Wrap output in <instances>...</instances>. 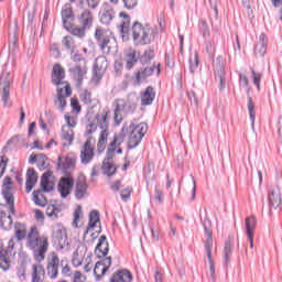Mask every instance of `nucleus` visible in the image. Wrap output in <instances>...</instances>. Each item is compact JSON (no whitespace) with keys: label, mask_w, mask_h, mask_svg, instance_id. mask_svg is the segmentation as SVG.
<instances>
[{"label":"nucleus","mask_w":282,"mask_h":282,"mask_svg":"<svg viewBox=\"0 0 282 282\" xmlns=\"http://www.w3.org/2000/svg\"><path fill=\"white\" fill-rule=\"evenodd\" d=\"M26 248L32 250L36 263L45 261V254L50 248V241L46 236H41L36 227H31L26 238Z\"/></svg>","instance_id":"obj_1"},{"label":"nucleus","mask_w":282,"mask_h":282,"mask_svg":"<svg viewBox=\"0 0 282 282\" xmlns=\"http://www.w3.org/2000/svg\"><path fill=\"white\" fill-rule=\"evenodd\" d=\"M158 36V28L150 24H142L139 21L133 22L132 39L137 45H151Z\"/></svg>","instance_id":"obj_2"},{"label":"nucleus","mask_w":282,"mask_h":282,"mask_svg":"<svg viewBox=\"0 0 282 282\" xmlns=\"http://www.w3.org/2000/svg\"><path fill=\"white\" fill-rule=\"evenodd\" d=\"M52 175V171H46L41 177L40 186L42 189H36L33 192L34 204L36 206H41L42 208L47 206V198H45V195H43V193H52V191H54V182L50 180Z\"/></svg>","instance_id":"obj_3"},{"label":"nucleus","mask_w":282,"mask_h":282,"mask_svg":"<svg viewBox=\"0 0 282 282\" xmlns=\"http://www.w3.org/2000/svg\"><path fill=\"white\" fill-rule=\"evenodd\" d=\"M95 39L104 54H111V51L116 47V37L109 30L97 29Z\"/></svg>","instance_id":"obj_4"},{"label":"nucleus","mask_w":282,"mask_h":282,"mask_svg":"<svg viewBox=\"0 0 282 282\" xmlns=\"http://www.w3.org/2000/svg\"><path fill=\"white\" fill-rule=\"evenodd\" d=\"M12 73L3 70L0 76V97L4 107H12V101H10V85L13 80Z\"/></svg>","instance_id":"obj_5"},{"label":"nucleus","mask_w":282,"mask_h":282,"mask_svg":"<svg viewBox=\"0 0 282 282\" xmlns=\"http://www.w3.org/2000/svg\"><path fill=\"white\" fill-rule=\"evenodd\" d=\"M132 130L130 132V137L128 140V149H135L142 142V139L147 134V131H149V126L147 123L141 122L137 126L131 124Z\"/></svg>","instance_id":"obj_6"},{"label":"nucleus","mask_w":282,"mask_h":282,"mask_svg":"<svg viewBox=\"0 0 282 282\" xmlns=\"http://www.w3.org/2000/svg\"><path fill=\"white\" fill-rule=\"evenodd\" d=\"M53 241L56 249L61 252H67L69 250V239L67 238V231L63 227L57 226L53 230Z\"/></svg>","instance_id":"obj_7"},{"label":"nucleus","mask_w":282,"mask_h":282,"mask_svg":"<svg viewBox=\"0 0 282 282\" xmlns=\"http://www.w3.org/2000/svg\"><path fill=\"white\" fill-rule=\"evenodd\" d=\"M63 80H65V69L63 68V66H61V64H55L53 66L52 73L53 84H55L56 86L64 85L66 96H72V87L69 86V84H67V82Z\"/></svg>","instance_id":"obj_8"},{"label":"nucleus","mask_w":282,"mask_h":282,"mask_svg":"<svg viewBox=\"0 0 282 282\" xmlns=\"http://www.w3.org/2000/svg\"><path fill=\"white\" fill-rule=\"evenodd\" d=\"M2 195L9 206L10 213L17 215V209L14 208V194H12V180L8 176L3 182Z\"/></svg>","instance_id":"obj_9"},{"label":"nucleus","mask_w":282,"mask_h":282,"mask_svg":"<svg viewBox=\"0 0 282 282\" xmlns=\"http://www.w3.org/2000/svg\"><path fill=\"white\" fill-rule=\"evenodd\" d=\"M99 225V230H97L96 232H91V230H94V228H96ZM90 234V237L93 239H96V237H98L99 232H102V229L100 228V214L98 213V210H91L89 213V223L87 228L84 231V239H87V236Z\"/></svg>","instance_id":"obj_10"},{"label":"nucleus","mask_w":282,"mask_h":282,"mask_svg":"<svg viewBox=\"0 0 282 282\" xmlns=\"http://www.w3.org/2000/svg\"><path fill=\"white\" fill-rule=\"evenodd\" d=\"M214 72L216 80H219L218 89L224 91L226 89V69L224 67V57L218 56L214 64Z\"/></svg>","instance_id":"obj_11"},{"label":"nucleus","mask_w":282,"mask_h":282,"mask_svg":"<svg viewBox=\"0 0 282 282\" xmlns=\"http://www.w3.org/2000/svg\"><path fill=\"white\" fill-rule=\"evenodd\" d=\"M58 265H61L58 254H56V252H51L47 258L46 274L52 281L58 279Z\"/></svg>","instance_id":"obj_12"},{"label":"nucleus","mask_w":282,"mask_h":282,"mask_svg":"<svg viewBox=\"0 0 282 282\" xmlns=\"http://www.w3.org/2000/svg\"><path fill=\"white\" fill-rule=\"evenodd\" d=\"M108 62L107 57L99 56L95 61L94 65V75H93V83H100L102 80V76H105V72H107Z\"/></svg>","instance_id":"obj_13"},{"label":"nucleus","mask_w":282,"mask_h":282,"mask_svg":"<svg viewBox=\"0 0 282 282\" xmlns=\"http://www.w3.org/2000/svg\"><path fill=\"white\" fill-rule=\"evenodd\" d=\"M69 73L74 80L77 83V87H80L85 80V76H87V62H83V64H76L69 68Z\"/></svg>","instance_id":"obj_14"},{"label":"nucleus","mask_w":282,"mask_h":282,"mask_svg":"<svg viewBox=\"0 0 282 282\" xmlns=\"http://www.w3.org/2000/svg\"><path fill=\"white\" fill-rule=\"evenodd\" d=\"M100 23L102 25H111L113 19H116V10L109 3H105L99 12Z\"/></svg>","instance_id":"obj_15"},{"label":"nucleus","mask_w":282,"mask_h":282,"mask_svg":"<svg viewBox=\"0 0 282 282\" xmlns=\"http://www.w3.org/2000/svg\"><path fill=\"white\" fill-rule=\"evenodd\" d=\"M111 268V257H106L102 260L96 262L94 268L95 280L100 281L104 274H107V271Z\"/></svg>","instance_id":"obj_16"},{"label":"nucleus","mask_w":282,"mask_h":282,"mask_svg":"<svg viewBox=\"0 0 282 282\" xmlns=\"http://www.w3.org/2000/svg\"><path fill=\"white\" fill-rule=\"evenodd\" d=\"M77 21L86 30H91L94 26V13L89 9H83L77 14Z\"/></svg>","instance_id":"obj_17"},{"label":"nucleus","mask_w":282,"mask_h":282,"mask_svg":"<svg viewBox=\"0 0 282 282\" xmlns=\"http://www.w3.org/2000/svg\"><path fill=\"white\" fill-rule=\"evenodd\" d=\"M268 202H269V213H272V210H276L278 208H281L282 197H281V189L279 187H274L269 192Z\"/></svg>","instance_id":"obj_18"},{"label":"nucleus","mask_w":282,"mask_h":282,"mask_svg":"<svg viewBox=\"0 0 282 282\" xmlns=\"http://www.w3.org/2000/svg\"><path fill=\"white\" fill-rule=\"evenodd\" d=\"M245 228L247 230V239L250 243V248H254V230L257 229V218L249 216L245 219Z\"/></svg>","instance_id":"obj_19"},{"label":"nucleus","mask_w":282,"mask_h":282,"mask_svg":"<svg viewBox=\"0 0 282 282\" xmlns=\"http://www.w3.org/2000/svg\"><path fill=\"white\" fill-rule=\"evenodd\" d=\"M156 69V74L160 75L161 68L160 64H154L152 66L141 68L137 72L135 78L137 83H142V80H147V78L153 76V73Z\"/></svg>","instance_id":"obj_20"},{"label":"nucleus","mask_w":282,"mask_h":282,"mask_svg":"<svg viewBox=\"0 0 282 282\" xmlns=\"http://www.w3.org/2000/svg\"><path fill=\"white\" fill-rule=\"evenodd\" d=\"M72 188H74V181L70 177H62L57 184L58 193L61 197L65 199L72 193Z\"/></svg>","instance_id":"obj_21"},{"label":"nucleus","mask_w":282,"mask_h":282,"mask_svg":"<svg viewBox=\"0 0 282 282\" xmlns=\"http://www.w3.org/2000/svg\"><path fill=\"white\" fill-rule=\"evenodd\" d=\"M127 131H129V128L123 126L121 132L113 137V140L108 145V153H116V149H118V147L124 142V138H127Z\"/></svg>","instance_id":"obj_22"},{"label":"nucleus","mask_w":282,"mask_h":282,"mask_svg":"<svg viewBox=\"0 0 282 282\" xmlns=\"http://www.w3.org/2000/svg\"><path fill=\"white\" fill-rule=\"evenodd\" d=\"M75 166H76L75 159L58 156L57 169H61L63 173H72Z\"/></svg>","instance_id":"obj_23"},{"label":"nucleus","mask_w":282,"mask_h":282,"mask_svg":"<svg viewBox=\"0 0 282 282\" xmlns=\"http://www.w3.org/2000/svg\"><path fill=\"white\" fill-rule=\"evenodd\" d=\"M32 282H43L45 279V268L41 262L33 263L31 267Z\"/></svg>","instance_id":"obj_24"},{"label":"nucleus","mask_w":282,"mask_h":282,"mask_svg":"<svg viewBox=\"0 0 282 282\" xmlns=\"http://www.w3.org/2000/svg\"><path fill=\"white\" fill-rule=\"evenodd\" d=\"M95 254H97L99 259H102V257L109 254V242L107 241V236H101L99 238V241L95 248Z\"/></svg>","instance_id":"obj_25"},{"label":"nucleus","mask_w":282,"mask_h":282,"mask_svg":"<svg viewBox=\"0 0 282 282\" xmlns=\"http://www.w3.org/2000/svg\"><path fill=\"white\" fill-rule=\"evenodd\" d=\"M62 21L65 30H69L74 23V11L70 7H64L61 11Z\"/></svg>","instance_id":"obj_26"},{"label":"nucleus","mask_w":282,"mask_h":282,"mask_svg":"<svg viewBox=\"0 0 282 282\" xmlns=\"http://www.w3.org/2000/svg\"><path fill=\"white\" fill-rule=\"evenodd\" d=\"M95 122H97V127L101 131L109 130V111L104 110L102 112H98L95 117Z\"/></svg>","instance_id":"obj_27"},{"label":"nucleus","mask_w":282,"mask_h":282,"mask_svg":"<svg viewBox=\"0 0 282 282\" xmlns=\"http://www.w3.org/2000/svg\"><path fill=\"white\" fill-rule=\"evenodd\" d=\"M36 182H39V175L36 174V170H34V167H30L26 172L25 192L32 193V188L36 186Z\"/></svg>","instance_id":"obj_28"},{"label":"nucleus","mask_w":282,"mask_h":282,"mask_svg":"<svg viewBox=\"0 0 282 282\" xmlns=\"http://www.w3.org/2000/svg\"><path fill=\"white\" fill-rule=\"evenodd\" d=\"M82 164H89L94 160V149L91 148V142L87 140L80 153Z\"/></svg>","instance_id":"obj_29"},{"label":"nucleus","mask_w":282,"mask_h":282,"mask_svg":"<svg viewBox=\"0 0 282 282\" xmlns=\"http://www.w3.org/2000/svg\"><path fill=\"white\" fill-rule=\"evenodd\" d=\"M131 281H133V275H131V272H129V270L127 269L117 271L110 278V282H131Z\"/></svg>","instance_id":"obj_30"},{"label":"nucleus","mask_w":282,"mask_h":282,"mask_svg":"<svg viewBox=\"0 0 282 282\" xmlns=\"http://www.w3.org/2000/svg\"><path fill=\"white\" fill-rule=\"evenodd\" d=\"M87 195V180L85 176H79L76 182L75 197L83 199Z\"/></svg>","instance_id":"obj_31"},{"label":"nucleus","mask_w":282,"mask_h":282,"mask_svg":"<svg viewBox=\"0 0 282 282\" xmlns=\"http://www.w3.org/2000/svg\"><path fill=\"white\" fill-rule=\"evenodd\" d=\"M267 52H268V37L265 36V33H261L259 36V43L256 44L254 53H256V56L263 57L265 56Z\"/></svg>","instance_id":"obj_32"},{"label":"nucleus","mask_w":282,"mask_h":282,"mask_svg":"<svg viewBox=\"0 0 282 282\" xmlns=\"http://www.w3.org/2000/svg\"><path fill=\"white\" fill-rule=\"evenodd\" d=\"M153 100H155V90L153 87L149 86L141 95V105H143V107L153 105Z\"/></svg>","instance_id":"obj_33"},{"label":"nucleus","mask_w":282,"mask_h":282,"mask_svg":"<svg viewBox=\"0 0 282 282\" xmlns=\"http://www.w3.org/2000/svg\"><path fill=\"white\" fill-rule=\"evenodd\" d=\"M140 58V54L135 51H130L124 55V61H126V68L128 70L133 69L135 65L138 64V61Z\"/></svg>","instance_id":"obj_34"},{"label":"nucleus","mask_w":282,"mask_h":282,"mask_svg":"<svg viewBox=\"0 0 282 282\" xmlns=\"http://www.w3.org/2000/svg\"><path fill=\"white\" fill-rule=\"evenodd\" d=\"M14 237L17 241H23V239H28V228L25 227V224H14Z\"/></svg>","instance_id":"obj_35"},{"label":"nucleus","mask_w":282,"mask_h":282,"mask_svg":"<svg viewBox=\"0 0 282 282\" xmlns=\"http://www.w3.org/2000/svg\"><path fill=\"white\" fill-rule=\"evenodd\" d=\"M62 140L64 141V147H69L74 142V130L69 126L62 127Z\"/></svg>","instance_id":"obj_36"},{"label":"nucleus","mask_w":282,"mask_h":282,"mask_svg":"<svg viewBox=\"0 0 282 282\" xmlns=\"http://www.w3.org/2000/svg\"><path fill=\"white\" fill-rule=\"evenodd\" d=\"M12 216L7 213L0 214V226L3 230H12Z\"/></svg>","instance_id":"obj_37"},{"label":"nucleus","mask_w":282,"mask_h":282,"mask_svg":"<svg viewBox=\"0 0 282 282\" xmlns=\"http://www.w3.org/2000/svg\"><path fill=\"white\" fill-rule=\"evenodd\" d=\"M108 138H109V130H101V132L99 134L98 143H97V149H98L99 153H102V151H105V149H107Z\"/></svg>","instance_id":"obj_38"},{"label":"nucleus","mask_w":282,"mask_h":282,"mask_svg":"<svg viewBox=\"0 0 282 282\" xmlns=\"http://www.w3.org/2000/svg\"><path fill=\"white\" fill-rule=\"evenodd\" d=\"M64 91L65 89L57 87V102H59V110L65 111V107H67V100L65 98H69V96H67V93H65L64 96Z\"/></svg>","instance_id":"obj_39"},{"label":"nucleus","mask_w":282,"mask_h":282,"mask_svg":"<svg viewBox=\"0 0 282 282\" xmlns=\"http://www.w3.org/2000/svg\"><path fill=\"white\" fill-rule=\"evenodd\" d=\"M223 254H224V263L228 265L232 257V243L230 242V240H226Z\"/></svg>","instance_id":"obj_40"},{"label":"nucleus","mask_w":282,"mask_h":282,"mask_svg":"<svg viewBox=\"0 0 282 282\" xmlns=\"http://www.w3.org/2000/svg\"><path fill=\"white\" fill-rule=\"evenodd\" d=\"M206 235H207V239L205 242V252L207 254V259H213V235H210V232H208V229H206Z\"/></svg>","instance_id":"obj_41"},{"label":"nucleus","mask_w":282,"mask_h":282,"mask_svg":"<svg viewBox=\"0 0 282 282\" xmlns=\"http://www.w3.org/2000/svg\"><path fill=\"white\" fill-rule=\"evenodd\" d=\"M188 63L191 74H195L199 67V57L197 56V53L189 56Z\"/></svg>","instance_id":"obj_42"},{"label":"nucleus","mask_w":282,"mask_h":282,"mask_svg":"<svg viewBox=\"0 0 282 282\" xmlns=\"http://www.w3.org/2000/svg\"><path fill=\"white\" fill-rule=\"evenodd\" d=\"M58 213H61V207H57L56 205H48L46 207V215L51 219H58Z\"/></svg>","instance_id":"obj_43"},{"label":"nucleus","mask_w":282,"mask_h":282,"mask_svg":"<svg viewBox=\"0 0 282 282\" xmlns=\"http://www.w3.org/2000/svg\"><path fill=\"white\" fill-rule=\"evenodd\" d=\"M97 129H98V123L96 122V119L94 118L86 126V138L88 141H89V135H91L93 133H96Z\"/></svg>","instance_id":"obj_44"},{"label":"nucleus","mask_w":282,"mask_h":282,"mask_svg":"<svg viewBox=\"0 0 282 282\" xmlns=\"http://www.w3.org/2000/svg\"><path fill=\"white\" fill-rule=\"evenodd\" d=\"M239 86L242 87L247 94H250V82L248 80V76L243 73L239 74Z\"/></svg>","instance_id":"obj_45"},{"label":"nucleus","mask_w":282,"mask_h":282,"mask_svg":"<svg viewBox=\"0 0 282 282\" xmlns=\"http://www.w3.org/2000/svg\"><path fill=\"white\" fill-rule=\"evenodd\" d=\"M248 111H249V118L251 121V127L252 129H254L256 112H254V102L252 101V97H248Z\"/></svg>","instance_id":"obj_46"},{"label":"nucleus","mask_w":282,"mask_h":282,"mask_svg":"<svg viewBox=\"0 0 282 282\" xmlns=\"http://www.w3.org/2000/svg\"><path fill=\"white\" fill-rule=\"evenodd\" d=\"M0 268L4 272L10 270V260L4 256L3 249H0Z\"/></svg>","instance_id":"obj_47"},{"label":"nucleus","mask_w":282,"mask_h":282,"mask_svg":"<svg viewBox=\"0 0 282 282\" xmlns=\"http://www.w3.org/2000/svg\"><path fill=\"white\" fill-rule=\"evenodd\" d=\"M62 43L66 47V50H68L69 52H74V47H76L74 37L66 35L63 37Z\"/></svg>","instance_id":"obj_48"},{"label":"nucleus","mask_w":282,"mask_h":282,"mask_svg":"<svg viewBox=\"0 0 282 282\" xmlns=\"http://www.w3.org/2000/svg\"><path fill=\"white\" fill-rule=\"evenodd\" d=\"M119 17L123 18V22L121 23V32H129V23H131V18L127 13H119Z\"/></svg>","instance_id":"obj_49"},{"label":"nucleus","mask_w":282,"mask_h":282,"mask_svg":"<svg viewBox=\"0 0 282 282\" xmlns=\"http://www.w3.org/2000/svg\"><path fill=\"white\" fill-rule=\"evenodd\" d=\"M199 32L203 34L204 39L210 36V30L208 29V23L205 20H200L198 23Z\"/></svg>","instance_id":"obj_50"},{"label":"nucleus","mask_w":282,"mask_h":282,"mask_svg":"<svg viewBox=\"0 0 282 282\" xmlns=\"http://www.w3.org/2000/svg\"><path fill=\"white\" fill-rule=\"evenodd\" d=\"M109 1L110 3H113L116 6V3H118V1L120 0H109ZM122 3L124 8H127V10H133V8L138 6V0H122Z\"/></svg>","instance_id":"obj_51"},{"label":"nucleus","mask_w":282,"mask_h":282,"mask_svg":"<svg viewBox=\"0 0 282 282\" xmlns=\"http://www.w3.org/2000/svg\"><path fill=\"white\" fill-rule=\"evenodd\" d=\"M47 166H50L47 163V156L45 154L37 155V169L40 171H45Z\"/></svg>","instance_id":"obj_52"},{"label":"nucleus","mask_w":282,"mask_h":282,"mask_svg":"<svg viewBox=\"0 0 282 282\" xmlns=\"http://www.w3.org/2000/svg\"><path fill=\"white\" fill-rule=\"evenodd\" d=\"M14 238H11L8 242V247L7 249H2V252L4 254V257H7V259H10V257H12V252H14Z\"/></svg>","instance_id":"obj_53"},{"label":"nucleus","mask_w":282,"mask_h":282,"mask_svg":"<svg viewBox=\"0 0 282 282\" xmlns=\"http://www.w3.org/2000/svg\"><path fill=\"white\" fill-rule=\"evenodd\" d=\"M124 106H120V104L116 105L115 108V124H120V122H122V109Z\"/></svg>","instance_id":"obj_54"},{"label":"nucleus","mask_w":282,"mask_h":282,"mask_svg":"<svg viewBox=\"0 0 282 282\" xmlns=\"http://www.w3.org/2000/svg\"><path fill=\"white\" fill-rule=\"evenodd\" d=\"M102 170L105 175H108V177H111V175H116V166H113L109 162H104Z\"/></svg>","instance_id":"obj_55"},{"label":"nucleus","mask_w":282,"mask_h":282,"mask_svg":"<svg viewBox=\"0 0 282 282\" xmlns=\"http://www.w3.org/2000/svg\"><path fill=\"white\" fill-rule=\"evenodd\" d=\"M154 57H155V53L153 51L149 50L143 53V55L140 57V61L143 65H147V63L152 61V58H154Z\"/></svg>","instance_id":"obj_56"},{"label":"nucleus","mask_w":282,"mask_h":282,"mask_svg":"<svg viewBox=\"0 0 282 282\" xmlns=\"http://www.w3.org/2000/svg\"><path fill=\"white\" fill-rule=\"evenodd\" d=\"M86 30L88 29H84L82 25L74 26L72 28L70 34H73V36H77L78 39H84Z\"/></svg>","instance_id":"obj_57"},{"label":"nucleus","mask_w":282,"mask_h":282,"mask_svg":"<svg viewBox=\"0 0 282 282\" xmlns=\"http://www.w3.org/2000/svg\"><path fill=\"white\" fill-rule=\"evenodd\" d=\"M251 76L253 79V85H256L258 91H261V74L254 72V69L251 70Z\"/></svg>","instance_id":"obj_58"},{"label":"nucleus","mask_w":282,"mask_h":282,"mask_svg":"<svg viewBox=\"0 0 282 282\" xmlns=\"http://www.w3.org/2000/svg\"><path fill=\"white\" fill-rule=\"evenodd\" d=\"M82 214H83V207L78 206L74 212V220H73L74 228H78V221L80 220Z\"/></svg>","instance_id":"obj_59"},{"label":"nucleus","mask_w":282,"mask_h":282,"mask_svg":"<svg viewBox=\"0 0 282 282\" xmlns=\"http://www.w3.org/2000/svg\"><path fill=\"white\" fill-rule=\"evenodd\" d=\"M73 282H86L87 281V276H85V274H83V272L80 271H75L72 278Z\"/></svg>","instance_id":"obj_60"},{"label":"nucleus","mask_w":282,"mask_h":282,"mask_svg":"<svg viewBox=\"0 0 282 282\" xmlns=\"http://www.w3.org/2000/svg\"><path fill=\"white\" fill-rule=\"evenodd\" d=\"M80 100L82 102H84V105H89L91 102V93H89L88 90H84L80 94Z\"/></svg>","instance_id":"obj_61"},{"label":"nucleus","mask_w":282,"mask_h":282,"mask_svg":"<svg viewBox=\"0 0 282 282\" xmlns=\"http://www.w3.org/2000/svg\"><path fill=\"white\" fill-rule=\"evenodd\" d=\"M64 118L66 120V126L64 127H68L69 129H74V127H76V118L70 117L69 115H65Z\"/></svg>","instance_id":"obj_62"},{"label":"nucleus","mask_w":282,"mask_h":282,"mask_svg":"<svg viewBox=\"0 0 282 282\" xmlns=\"http://www.w3.org/2000/svg\"><path fill=\"white\" fill-rule=\"evenodd\" d=\"M17 274L20 281H25V264H21L17 268Z\"/></svg>","instance_id":"obj_63"},{"label":"nucleus","mask_w":282,"mask_h":282,"mask_svg":"<svg viewBox=\"0 0 282 282\" xmlns=\"http://www.w3.org/2000/svg\"><path fill=\"white\" fill-rule=\"evenodd\" d=\"M133 188L131 187H126L121 191V199H123V202H127V199H129V197H131V193H132Z\"/></svg>","instance_id":"obj_64"}]
</instances>
